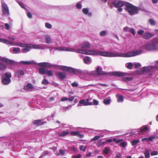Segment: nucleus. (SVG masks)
<instances>
[{"label":"nucleus","instance_id":"30","mask_svg":"<svg viewBox=\"0 0 158 158\" xmlns=\"http://www.w3.org/2000/svg\"><path fill=\"white\" fill-rule=\"evenodd\" d=\"M111 100L110 97H108L104 99L103 100V103L105 105H109L111 102Z\"/></svg>","mask_w":158,"mask_h":158},{"label":"nucleus","instance_id":"15","mask_svg":"<svg viewBox=\"0 0 158 158\" xmlns=\"http://www.w3.org/2000/svg\"><path fill=\"white\" fill-rule=\"evenodd\" d=\"M0 60L6 62L8 64H15L16 62L13 60H10L4 57H2L0 56Z\"/></svg>","mask_w":158,"mask_h":158},{"label":"nucleus","instance_id":"51","mask_svg":"<svg viewBox=\"0 0 158 158\" xmlns=\"http://www.w3.org/2000/svg\"><path fill=\"white\" fill-rule=\"evenodd\" d=\"M113 141L115 142L116 143H118L121 142L122 141L123 139H121L117 140L116 138H114L113 139Z\"/></svg>","mask_w":158,"mask_h":158},{"label":"nucleus","instance_id":"63","mask_svg":"<svg viewBox=\"0 0 158 158\" xmlns=\"http://www.w3.org/2000/svg\"><path fill=\"white\" fill-rule=\"evenodd\" d=\"M93 103L94 105H97L98 104V102L95 99L93 100Z\"/></svg>","mask_w":158,"mask_h":158},{"label":"nucleus","instance_id":"5","mask_svg":"<svg viewBox=\"0 0 158 158\" xmlns=\"http://www.w3.org/2000/svg\"><path fill=\"white\" fill-rule=\"evenodd\" d=\"M125 9L127 11L130 15L137 14L139 12L138 8L135 6L129 3L126 4V7Z\"/></svg>","mask_w":158,"mask_h":158},{"label":"nucleus","instance_id":"24","mask_svg":"<svg viewBox=\"0 0 158 158\" xmlns=\"http://www.w3.org/2000/svg\"><path fill=\"white\" fill-rule=\"evenodd\" d=\"M84 63L87 64H90L92 62L91 58L89 56H86L83 58Z\"/></svg>","mask_w":158,"mask_h":158},{"label":"nucleus","instance_id":"42","mask_svg":"<svg viewBox=\"0 0 158 158\" xmlns=\"http://www.w3.org/2000/svg\"><path fill=\"white\" fill-rule=\"evenodd\" d=\"M76 6L77 9H81L82 7L81 2H78L76 4Z\"/></svg>","mask_w":158,"mask_h":158},{"label":"nucleus","instance_id":"45","mask_svg":"<svg viewBox=\"0 0 158 158\" xmlns=\"http://www.w3.org/2000/svg\"><path fill=\"white\" fill-rule=\"evenodd\" d=\"M42 83L43 85H47L49 83L48 81L46 79L44 78L42 80Z\"/></svg>","mask_w":158,"mask_h":158},{"label":"nucleus","instance_id":"12","mask_svg":"<svg viewBox=\"0 0 158 158\" xmlns=\"http://www.w3.org/2000/svg\"><path fill=\"white\" fill-rule=\"evenodd\" d=\"M55 49L59 51H69L73 52H76V49H74V48H68L67 47H59L55 48Z\"/></svg>","mask_w":158,"mask_h":158},{"label":"nucleus","instance_id":"31","mask_svg":"<svg viewBox=\"0 0 158 158\" xmlns=\"http://www.w3.org/2000/svg\"><path fill=\"white\" fill-rule=\"evenodd\" d=\"M69 132L68 131H63L58 134V136L60 137H63L68 135Z\"/></svg>","mask_w":158,"mask_h":158},{"label":"nucleus","instance_id":"44","mask_svg":"<svg viewBox=\"0 0 158 158\" xmlns=\"http://www.w3.org/2000/svg\"><path fill=\"white\" fill-rule=\"evenodd\" d=\"M98 144L99 146H102L105 143V142L102 141V139H98Z\"/></svg>","mask_w":158,"mask_h":158},{"label":"nucleus","instance_id":"40","mask_svg":"<svg viewBox=\"0 0 158 158\" xmlns=\"http://www.w3.org/2000/svg\"><path fill=\"white\" fill-rule=\"evenodd\" d=\"M13 52L15 53H18L20 51L19 48H14L12 49Z\"/></svg>","mask_w":158,"mask_h":158},{"label":"nucleus","instance_id":"18","mask_svg":"<svg viewBox=\"0 0 158 158\" xmlns=\"http://www.w3.org/2000/svg\"><path fill=\"white\" fill-rule=\"evenodd\" d=\"M24 74V71L22 69H18L15 72V75L18 78H20Z\"/></svg>","mask_w":158,"mask_h":158},{"label":"nucleus","instance_id":"59","mask_svg":"<svg viewBox=\"0 0 158 158\" xmlns=\"http://www.w3.org/2000/svg\"><path fill=\"white\" fill-rule=\"evenodd\" d=\"M97 72L95 71H93L90 72L89 73V74L90 75H97Z\"/></svg>","mask_w":158,"mask_h":158},{"label":"nucleus","instance_id":"3","mask_svg":"<svg viewBox=\"0 0 158 158\" xmlns=\"http://www.w3.org/2000/svg\"><path fill=\"white\" fill-rule=\"evenodd\" d=\"M36 64L38 66L45 67H58L63 70L73 73L74 74H81L83 72V70L80 69H77L71 67H69L65 66L53 64L48 62H40L37 63Z\"/></svg>","mask_w":158,"mask_h":158},{"label":"nucleus","instance_id":"23","mask_svg":"<svg viewBox=\"0 0 158 158\" xmlns=\"http://www.w3.org/2000/svg\"><path fill=\"white\" fill-rule=\"evenodd\" d=\"M116 97L117 99V102L118 103H122L124 101L123 96L119 94H117L116 95Z\"/></svg>","mask_w":158,"mask_h":158},{"label":"nucleus","instance_id":"14","mask_svg":"<svg viewBox=\"0 0 158 158\" xmlns=\"http://www.w3.org/2000/svg\"><path fill=\"white\" fill-rule=\"evenodd\" d=\"M127 73L120 72H113L110 73V75L115 76L122 77L127 75Z\"/></svg>","mask_w":158,"mask_h":158},{"label":"nucleus","instance_id":"55","mask_svg":"<svg viewBox=\"0 0 158 158\" xmlns=\"http://www.w3.org/2000/svg\"><path fill=\"white\" fill-rule=\"evenodd\" d=\"M65 151L63 150H60L59 151V153L57 154V156H59L60 155H63L64 154Z\"/></svg>","mask_w":158,"mask_h":158},{"label":"nucleus","instance_id":"62","mask_svg":"<svg viewBox=\"0 0 158 158\" xmlns=\"http://www.w3.org/2000/svg\"><path fill=\"white\" fill-rule=\"evenodd\" d=\"M100 138V136H95L93 139H92V140H96Z\"/></svg>","mask_w":158,"mask_h":158},{"label":"nucleus","instance_id":"46","mask_svg":"<svg viewBox=\"0 0 158 158\" xmlns=\"http://www.w3.org/2000/svg\"><path fill=\"white\" fill-rule=\"evenodd\" d=\"M46 74H47L48 76L50 77L52 76L53 73L51 70H48L47 69Z\"/></svg>","mask_w":158,"mask_h":158},{"label":"nucleus","instance_id":"25","mask_svg":"<svg viewBox=\"0 0 158 158\" xmlns=\"http://www.w3.org/2000/svg\"><path fill=\"white\" fill-rule=\"evenodd\" d=\"M156 137L155 135H152L148 138H144L141 139V141L142 142H144L145 141H152L153 139Z\"/></svg>","mask_w":158,"mask_h":158},{"label":"nucleus","instance_id":"64","mask_svg":"<svg viewBox=\"0 0 158 158\" xmlns=\"http://www.w3.org/2000/svg\"><path fill=\"white\" fill-rule=\"evenodd\" d=\"M5 26L6 27V30H8L10 28V25H9L7 23H6L5 24Z\"/></svg>","mask_w":158,"mask_h":158},{"label":"nucleus","instance_id":"39","mask_svg":"<svg viewBox=\"0 0 158 158\" xmlns=\"http://www.w3.org/2000/svg\"><path fill=\"white\" fill-rule=\"evenodd\" d=\"M133 64L132 63L129 62L126 64V66L127 68L129 69H131Z\"/></svg>","mask_w":158,"mask_h":158},{"label":"nucleus","instance_id":"17","mask_svg":"<svg viewBox=\"0 0 158 158\" xmlns=\"http://www.w3.org/2000/svg\"><path fill=\"white\" fill-rule=\"evenodd\" d=\"M46 123V122L43 121L42 120L40 119L35 120L32 122L33 124L34 125H36V126H42Z\"/></svg>","mask_w":158,"mask_h":158},{"label":"nucleus","instance_id":"29","mask_svg":"<svg viewBox=\"0 0 158 158\" xmlns=\"http://www.w3.org/2000/svg\"><path fill=\"white\" fill-rule=\"evenodd\" d=\"M82 11L85 15H87L89 16H92L91 13L89 12V10L88 8H84L82 9Z\"/></svg>","mask_w":158,"mask_h":158},{"label":"nucleus","instance_id":"26","mask_svg":"<svg viewBox=\"0 0 158 158\" xmlns=\"http://www.w3.org/2000/svg\"><path fill=\"white\" fill-rule=\"evenodd\" d=\"M31 49L30 44H29L23 49L22 51L23 52L25 53L29 52Z\"/></svg>","mask_w":158,"mask_h":158},{"label":"nucleus","instance_id":"21","mask_svg":"<svg viewBox=\"0 0 158 158\" xmlns=\"http://www.w3.org/2000/svg\"><path fill=\"white\" fill-rule=\"evenodd\" d=\"M16 62V63H15V64H17L18 63H19V64H25V65H28V64H37V63L35 62V61H20V62Z\"/></svg>","mask_w":158,"mask_h":158},{"label":"nucleus","instance_id":"33","mask_svg":"<svg viewBox=\"0 0 158 158\" xmlns=\"http://www.w3.org/2000/svg\"><path fill=\"white\" fill-rule=\"evenodd\" d=\"M6 65L3 63L0 62V70L3 71L6 69Z\"/></svg>","mask_w":158,"mask_h":158},{"label":"nucleus","instance_id":"7","mask_svg":"<svg viewBox=\"0 0 158 158\" xmlns=\"http://www.w3.org/2000/svg\"><path fill=\"white\" fill-rule=\"evenodd\" d=\"M12 75L10 72H6L4 74V76L2 78V82L4 85H8L11 81L10 78Z\"/></svg>","mask_w":158,"mask_h":158},{"label":"nucleus","instance_id":"50","mask_svg":"<svg viewBox=\"0 0 158 158\" xmlns=\"http://www.w3.org/2000/svg\"><path fill=\"white\" fill-rule=\"evenodd\" d=\"M109 148L107 147H105L103 151L104 153L105 154H107L109 151Z\"/></svg>","mask_w":158,"mask_h":158},{"label":"nucleus","instance_id":"13","mask_svg":"<svg viewBox=\"0 0 158 158\" xmlns=\"http://www.w3.org/2000/svg\"><path fill=\"white\" fill-rule=\"evenodd\" d=\"M92 105V102H89L88 100L87 99L86 102H85L84 99H82L79 101V103L77 104V106H81L83 105L84 106H86L88 105Z\"/></svg>","mask_w":158,"mask_h":158},{"label":"nucleus","instance_id":"9","mask_svg":"<svg viewBox=\"0 0 158 158\" xmlns=\"http://www.w3.org/2000/svg\"><path fill=\"white\" fill-rule=\"evenodd\" d=\"M2 9L3 15L6 16H8L9 15V8L3 1H2Z\"/></svg>","mask_w":158,"mask_h":158},{"label":"nucleus","instance_id":"43","mask_svg":"<svg viewBox=\"0 0 158 158\" xmlns=\"http://www.w3.org/2000/svg\"><path fill=\"white\" fill-rule=\"evenodd\" d=\"M80 150L81 151L85 152L86 149V146H84V145H81L80 146Z\"/></svg>","mask_w":158,"mask_h":158},{"label":"nucleus","instance_id":"27","mask_svg":"<svg viewBox=\"0 0 158 158\" xmlns=\"http://www.w3.org/2000/svg\"><path fill=\"white\" fill-rule=\"evenodd\" d=\"M57 75L58 76L59 78L61 80L64 79L66 76V75L64 73L61 72H58L56 73Z\"/></svg>","mask_w":158,"mask_h":158},{"label":"nucleus","instance_id":"57","mask_svg":"<svg viewBox=\"0 0 158 158\" xmlns=\"http://www.w3.org/2000/svg\"><path fill=\"white\" fill-rule=\"evenodd\" d=\"M158 154V152L157 151H154L151 152V155L152 156L156 155Z\"/></svg>","mask_w":158,"mask_h":158},{"label":"nucleus","instance_id":"49","mask_svg":"<svg viewBox=\"0 0 158 158\" xmlns=\"http://www.w3.org/2000/svg\"><path fill=\"white\" fill-rule=\"evenodd\" d=\"M129 32L134 35H135V30L133 28H130Z\"/></svg>","mask_w":158,"mask_h":158},{"label":"nucleus","instance_id":"53","mask_svg":"<svg viewBox=\"0 0 158 158\" xmlns=\"http://www.w3.org/2000/svg\"><path fill=\"white\" fill-rule=\"evenodd\" d=\"M45 26L46 28L48 29H51L52 27V25L51 24L47 23H45Z\"/></svg>","mask_w":158,"mask_h":158},{"label":"nucleus","instance_id":"20","mask_svg":"<svg viewBox=\"0 0 158 158\" xmlns=\"http://www.w3.org/2000/svg\"><path fill=\"white\" fill-rule=\"evenodd\" d=\"M80 47L82 49H88L90 47V45L89 43L86 42L81 44Z\"/></svg>","mask_w":158,"mask_h":158},{"label":"nucleus","instance_id":"60","mask_svg":"<svg viewBox=\"0 0 158 158\" xmlns=\"http://www.w3.org/2000/svg\"><path fill=\"white\" fill-rule=\"evenodd\" d=\"M144 32V31L143 30H139L137 31V33L139 35H142Z\"/></svg>","mask_w":158,"mask_h":158},{"label":"nucleus","instance_id":"58","mask_svg":"<svg viewBox=\"0 0 158 158\" xmlns=\"http://www.w3.org/2000/svg\"><path fill=\"white\" fill-rule=\"evenodd\" d=\"M127 144V142H123L120 143V145L123 148H124Z\"/></svg>","mask_w":158,"mask_h":158},{"label":"nucleus","instance_id":"10","mask_svg":"<svg viewBox=\"0 0 158 158\" xmlns=\"http://www.w3.org/2000/svg\"><path fill=\"white\" fill-rule=\"evenodd\" d=\"M31 48L34 49H38L43 50L44 48H47V45L46 44H30Z\"/></svg>","mask_w":158,"mask_h":158},{"label":"nucleus","instance_id":"35","mask_svg":"<svg viewBox=\"0 0 158 158\" xmlns=\"http://www.w3.org/2000/svg\"><path fill=\"white\" fill-rule=\"evenodd\" d=\"M133 78L131 77H124L123 80V81L126 82L128 83L129 82L131 81Z\"/></svg>","mask_w":158,"mask_h":158},{"label":"nucleus","instance_id":"52","mask_svg":"<svg viewBox=\"0 0 158 158\" xmlns=\"http://www.w3.org/2000/svg\"><path fill=\"white\" fill-rule=\"evenodd\" d=\"M107 34L106 31H105L103 30L101 31L100 33V35L101 36H103L106 35Z\"/></svg>","mask_w":158,"mask_h":158},{"label":"nucleus","instance_id":"22","mask_svg":"<svg viewBox=\"0 0 158 158\" xmlns=\"http://www.w3.org/2000/svg\"><path fill=\"white\" fill-rule=\"evenodd\" d=\"M154 35L149 32H145L143 35V38L146 40L149 39L152 37L154 36Z\"/></svg>","mask_w":158,"mask_h":158},{"label":"nucleus","instance_id":"47","mask_svg":"<svg viewBox=\"0 0 158 158\" xmlns=\"http://www.w3.org/2000/svg\"><path fill=\"white\" fill-rule=\"evenodd\" d=\"M149 22L151 25L154 26L156 24L155 21L152 19H150L149 20Z\"/></svg>","mask_w":158,"mask_h":158},{"label":"nucleus","instance_id":"34","mask_svg":"<svg viewBox=\"0 0 158 158\" xmlns=\"http://www.w3.org/2000/svg\"><path fill=\"white\" fill-rule=\"evenodd\" d=\"M148 129V127L146 126H143L139 128V131L141 132H143L144 131H147Z\"/></svg>","mask_w":158,"mask_h":158},{"label":"nucleus","instance_id":"56","mask_svg":"<svg viewBox=\"0 0 158 158\" xmlns=\"http://www.w3.org/2000/svg\"><path fill=\"white\" fill-rule=\"evenodd\" d=\"M81 156V155L80 154H78L77 156L76 155H74L72 156L71 158H80Z\"/></svg>","mask_w":158,"mask_h":158},{"label":"nucleus","instance_id":"19","mask_svg":"<svg viewBox=\"0 0 158 158\" xmlns=\"http://www.w3.org/2000/svg\"><path fill=\"white\" fill-rule=\"evenodd\" d=\"M70 134L73 135L78 137L80 138H82L84 136V134L80 133L78 131H72L70 132Z\"/></svg>","mask_w":158,"mask_h":158},{"label":"nucleus","instance_id":"38","mask_svg":"<svg viewBox=\"0 0 158 158\" xmlns=\"http://www.w3.org/2000/svg\"><path fill=\"white\" fill-rule=\"evenodd\" d=\"M140 142V140L139 139L134 140L131 142V144L133 146H136L138 143Z\"/></svg>","mask_w":158,"mask_h":158},{"label":"nucleus","instance_id":"4","mask_svg":"<svg viewBox=\"0 0 158 158\" xmlns=\"http://www.w3.org/2000/svg\"><path fill=\"white\" fill-rule=\"evenodd\" d=\"M127 3L120 0H115L111 2V3L108 2V4L111 8L114 6L118 8L117 10L119 12H121L123 10L122 7L124 6L126 7V4Z\"/></svg>","mask_w":158,"mask_h":158},{"label":"nucleus","instance_id":"1","mask_svg":"<svg viewBox=\"0 0 158 158\" xmlns=\"http://www.w3.org/2000/svg\"><path fill=\"white\" fill-rule=\"evenodd\" d=\"M75 52L81 53L87 55L92 56H100L106 57H130L135 56L142 53L140 50H137L135 51L129 52L127 53H117L111 52H103L99 51H95L91 50L76 49Z\"/></svg>","mask_w":158,"mask_h":158},{"label":"nucleus","instance_id":"48","mask_svg":"<svg viewBox=\"0 0 158 158\" xmlns=\"http://www.w3.org/2000/svg\"><path fill=\"white\" fill-rule=\"evenodd\" d=\"M133 65L135 69H137L138 67H140L141 66V64L139 63H135Z\"/></svg>","mask_w":158,"mask_h":158},{"label":"nucleus","instance_id":"37","mask_svg":"<svg viewBox=\"0 0 158 158\" xmlns=\"http://www.w3.org/2000/svg\"><path fill=\"white\" fill-rule=\"evenodd\" d=\"M144 155L145 156V158H149L150 157L149 152L148 149L145 150Z\"/></svg>","mask_w":158,"mask_h":158},{"label":"nucleus","instance_id":"36","mask_svg":"<svg viewBox=\"0 0 158 158\" xmlns=\"http://www.w3.org/2000/svg\"><path fill=\"white\" fill-rule=\"evenodd\" d=\"M45 41L47 44H50L51 42V38L49 35H45Z\"/></svg>","mask_w":158,"mask_h":158},{"label":"nucleus","instance_id":"16","mask_svg":"<svg viewBox=\"0 0 158 158\" xmlns=\"http://www.w3.org/2000/svg\"><path fill=\"white\" fill-rule=\"evenodd\" d=\"M102 67L98 66L96 69V71L97 73V75H106L108 74V73L106 72H105L102 71Z\"/></svg>","mask_w":158,"mask_h":158},{"label":"nucleus","instance_id":"54","mask_svg":"<svg viewBox=\"0 0 158 158\" xmlns=\"http://www.w3.org/2000/svg\"><path fill=\"white\" fill-rule=\"evenodd\" d=\"M19 6L23 8L26 9L25 8L24 6V4L22 2H21L19 1L18 2Z\"/></svg>","mask_w":158,"mask_h":158},{"label":"nucleus","instance_id":"8","mask_svg":"<svg viewBox=\"0 0 158 158\" xmlns=\"http://www.w3.org/2000/svg\"><path fill=\"white\" fill-rule=\"evenodd\" d=\"M158 48V39L147 44L146 49L148 51L156 50Z\"/></svg>","mask_w":158,"mask_h":158},{"label":"nucleus","instance_id":"2","mask_svg":"<svg viewBox=\"0 0 158 158\" xmlns=\"http://www.w3.org/2000/svg\"><path fill=\"white\" fill-rule=\"evenodd\" d=\"M20 134L11 135L8 137H0V148H9L13 145L20 144L21 142L20 140L21 138L20 137Z\"/></svg>","mask_w":158,"mask_h":158},{"label":"nucleus","instance_id":"11","mask_svg":"<svg viewBox=\"0 0 158 158\" xmlns=\"http://www.w3.org/2000/svg\"><path fill=\"white\" fill-rule=\"evenodd\" d=\"M155 68V66H148L142 68L140 70L141 73H149L152 71V69Z\"/></svg>","mask_w":158,"mask_h":158},{"label":"nucleus","instance_id":"61","mask_svg":"<svg viewBox=\"0 0 158 158\" xmlns=\"http://www.w3.org/2000/svg\"><path fill=\"white\" fill-rule=\"evenodd\" d=\"M130 28L128 27H125L123 28V30L125 32H129Z\"/></svg>","mask_w":158,"mask_h":158},{"label":"nucleus","instance_id":"28","mask_svg":"<svg viewBox=\"0 0 158 158\" xmlns=\"http://www.w3.org/2000/svg\"><path fill=\"white\" fill-rule=\"evenodd\" d=\"M33 88V85L30 83H28L27 85L25 86L23 88L25 90H29Z\"/></svg>","mask_w":158,"mask_h":158},{"label":"nucleus","instance_id":"32","mask_svg":"<svg viewBox=\"0 0 158 158\" xmlns=\"http://www.w3.org/2000/svg\"><path fill=\"white\" fill-rule=\"evenodd\" d=\"M47 69H46L43 68H41L39 69V71L40 73L42 74H45L47 71Z\"/></svg>","mask_w":158,"mask_h":158},{"label":"nucleus","instance_id":"6","mask_svg":"<svg viewBox=\"0 0 158 158\" xmlns=\"http://www.w3.org/2000/svg\"><path fill=\"white\" fill-rule=\"evenodd\" d=\"M0 42L4 43L7 45L11 46H19L21 47L24 48L27 46L28 44L22 43H14L10 41H9L5 39H2L0 38Z\"/></svg>","mask_w":158,"mask_h":158},{"label":"nucleus","instance_id":"41","mask_svg":"<svg viewBox=\"0 0 158 158\" xmlns=\"http://www.w3.org/2000/svg\"><path fill=\"white\" fill-rule=\"evenodd\" d=\"M49 153V152L48 151H44L43 153L41 154L39 158H42L44 156L47 155Z\"/></svg>","mask_w":158,"mask_h":158}]
</instances>
